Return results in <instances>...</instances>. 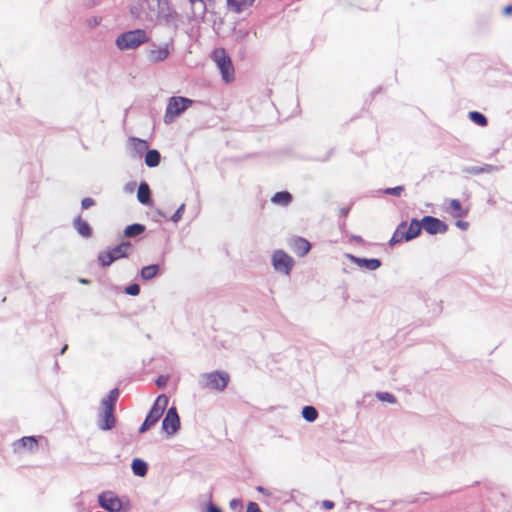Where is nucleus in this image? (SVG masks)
Instances as JSON below:
<instances>
[{
    "mask_svg": "<svg viewBox=\"0 0 512 512\" xmlns=\"http://www.w3.org/2000/svg\"><path fill=\"white\" fill-rule=\"evenodd\" d=\"M422 230V219L418 220L417 218H412L409 225H407L406 221H401L397 225L392 237L389 239L388 245L393 247L402 242L412 241L420 236Z\"/></svg>",
    "mask_w": 512,
    "mask_h": 512,
    "instance_id": "nucleus-1",
    "label": "nucleus"
},
{
    "mask_svg": "<svg viewBox=\"0 0 512 512\" xmlns=\"http://www.w3.org/2000/svg\"><path fill=\"white\" fill-rule=\"evenodd\" d=\"M149 40L145 29L135 28L120 33L115 39V46L120 51L134 50Z\"/></svg>",
    "mask_w": 512,
    "mask_h": 512,
    "instance_id": "nucleus-2",
    "label": "nucleus"
},
{
    "mask_svg": "<svg viewBox=\"0 0 512 512\" xmlns=\"http://www.w3.org/2000/svg\"><path fill=\"white\" fill-rule=\"evenodd\" d=\"M169 404V397L166 394H160L154 400L152 406L147 412L144 421L140 425L138 432L144 434L154 427L163 416Z\"/></svg>",
    "mask_w": 512,
    "mask_h": 512,
    "instance_id": "nucleus-3",
    "label": "nucleus"
},
{
    "mask_svg": "<svg viewBox=\"0 0 512 512\" xmlns=\"http://www.w3.org/2000/svg\"><path fill=\"white\" fill-rule=\"evenodd\" d=\"M99 506L108 512H127L131 505L128 499L120 498L112 491H103L98 495Z\"/></svg>",
    "mask_w": 512,
    "mask_h": 512,
    "instance_id": "nucleus-4",
    "label": "nucleus"
},
{
    "mask_svg": "<svg viewBox=\"0 0 512 512\" xmlns=\"http://www.w3.org/2000/svg\"><path fill=\"white\" fill-rule=\"evenodd\" d=\"M193 100L184 96H171L168 99L164 114V123L171 124L177 117L185 112L191 105Z\"/></svg>",
    "mask_w": 512,
    "mask_h": 512,
    "instance_id": "nucleus-5",
    "label": "nucleus"
},
{
    "mask_svg": "<svg viewBox=\"0 0 512 512\" xmlns=\"http://www.w3.org/2000/svg\"><path fill=\"white\" fill-rule=\"evenodd\" d=\"M212 59L214 60L217 68L220 71L222 80L225 83H230L235 78V71L232 64L231 57L223 48L215 49L212 52Z\"/></svg>",
    "mask_w": 512,
    "mask_h": 512,
    "instance_id": "nucleus-6",
    "label": "nucleus"
},
{
    "mask_svg": "<svg viewBox=\"0 0 512 512\" xmlns=\"http://www.w3.org/2000/svg\"><path fill=\"white\" fill-rule=\"evenodd\" d=\"M271 265L277 273L290 276L295 266V260L285 250L276 249L271 255Z\"/></svg>",
    "mask_w": 512,
    "mask_h": 512,
    "instance_id": "nucleus-7",
    "label": "nucleus"
},
{
    "mask_svg": "<svg viewBox=\"0 0 512 512\" xmlns=\"http://www.w3.org/2000/svg\"><path fill=\"white\" fill-rule=\"evenodd\" d=\"M158 7L157 17L159 21L165 26L177 30L181 18L180 14L170 6L168 0H159Z\"/></svg>",
    "mask_w": 512,
    "mask_h": 512,
    "instance_id": "nucleus-8",
    "label": "nucleus"
},
{
    "mask_svg": "<svg viewBox=\"0 0 512 512\" xmlns=\"http://www.w3.org/2000/svg\"><path fill=\"white\" fill-rule=\"evenodd\" d=\"M161 424V430L168 437L173 436L181 429V420L175 405L167 408Z\"/></svg>",
    "mask_w": 512,
    "mask_h": 512,
    "instance_id": "nucleus-9",
    "label": "nucleus"
},
{
    "mask_svg": "<svg viewBox=\"0 0 512 512\" xmlns=\"http://www.w3.org/2000/svg\"><path fill=\"white\" fill-rule=\"evenodd\" d=\"M205 380L203 386L216 391H223L229 384L230 375L223 370H216L210 373H205L202 376Z\"/></svg>",
    "mask_w": 512,
    "mask_h": 512,
    "instance_id": "nucleus-10",
    "label": "nucleus"
},
{
    "mask_svg": "<svg viewBox=\"0 0 512 512\" xmlns=\"http://www.w3.org/2000/svg\"><path fill=\"white\" fill-rule=\"evenodd\" d=\"M130 252H123L120 246L115 245L108 247L105 251H101L97 255V261L100 267L108 268L115 261L129 257Z\"/></svg>",
    "mask_w": 512,
    "mask_h": 512,
    "instance_id": "nucleus-11",
    "label": "nucleus"
},
{
    "mask_svg": "<svg viewBox=\"0 0 512 512\" xmlns=\"http://www.w3.org/2000/svg\"><path fill=\"white\" fill-rule=\"evenodd\" d=\"M422 224L423 230L429 235L444 234L449 229L446 222L431 215L423 216Z\"/></svg>",
    "mask_w": 512,
    "mask_h": 512,
    "instance_id": "nucleus-12",
    "label": "nucleus"
},
{
    "mask_svg": "<svg viewBox=\"0 0 512 512\" xmlns=\"http://www.w3.org/2000/svg\"><path fill=\"white\" fill-rule=\"evenodd\" d=\"M288 248L298 257H305L312 249V244L306 238L293 235L287 239Z\"/></svg>",
    "mask_w": 512,
    "mask_h": 512,
    "instance_id": "nucleus-13",
    "label": "nucleus"
},
{
    "mask_svg": "<svg viewBox=\"0 0 512 512\" xmlns=\"http://www.w3.org/2000/svg\"><path fill=\"white\" fill-rule=\"evenodd\" d=\"M345 257L362 270L375 271L382 266V260L379 258H364L350 253L345 254Z\"/></svg>",
    "mask_w": 512,
    "mask_h": 512,
    "instance_id": "nucleus-14",
    "label": "nucleus"
},
{
    "mask_svg": "<svg viewBox=\"0 0 512 512\" xmlns=\"http://www.w3.org/2000/svg\"><path fill=\"white\" fill-rule=\"evenodd\" d=\"M38 439L36 436H23L12 444L14 453L20 454L24 451L33 452L38 449Z\"/></svg>",
    "mask_w": 512,
    "mask_h": 512,
    "instance_id": "nucleus-15",
    "label": "nucleus"
},
{
    "mask_svg": "<svg viewBox=\"0 0 512 512\" xmlns=\"http://www.w3.org/2000/svg\"><path fill=\"white\" fill-rule=\"evenodd\" d=\"M116 425L115 411L102 410L98 414L97 426L101 431H111Z\"/></svg>",
    "mask_w": 512,
    "mask_h": 512,
    "instance_id": "nucleus-16",
    "label": "nucleus"
},
{
    "mask_svg": "<svg viewBox=\"0 0 512 512\" xmlns=\"http://www.w3.org/2000/svg\"><path fill=\"white\" fill-rule=\"evenodd\" d=\"M170 46H173V39L172 38L170 39V41L168 43H165L164 45H162L158 49H151L148 52V55H147L148 59L152 63H159V62L164 61L170 55V50H169Z\"/></svg>",
    "mask_w": 512,
    "mask_h": 512,
    "instance_id": "nucleus-17",
    "label": "nucleus"
},
{
    "mask_svg": "<svg viewBox=\"0 0 512 512\" xmlns=\"http://www.w3.org/2000/svg\"><path fill=\"white\" fill-rule=\"evenodd\" d=\"M72 225L78 235L82 238L89 239L92 237L93 228L86 220L82 218L81 215H78L73 219Z\"/></svg>",
    "mask_w": 512,
    "mask_h": 512,
    "instance_id": "nucleus-18",
    "label": "nucleus"
},
{
    "mask_svg": "<svg viewBox=\"0 0 512 512\" xmlns=\"http://www.w3.org/2000/svg\"><path fill=\"white\" fill-rule=\"evenodd\" d=\"M128 142L132 147V158H141L149 149V143L144 139L132 136L129 137Z\"/></svg>",
    "mask_w": 512,
    "mask_h": 512,
    "instance_id": "nucleus-19",
    "label": "nucleus"
},
{
    "mask_svg": "<svg viewBox=\"0 0 512 512\" xmlns=\"http://www.w3.org/2000/svg\"><path fill=\"white\" fill-rule=\"evenodd\" d=\"M120 396L118 387L111 389L108 394L100 401V409L102 410H116V404Z\"/></svg>",
    "mask_w": 512,
    "mask_h": 512,
    "instance_id": "nucleus-20",
    "label": "nucleus"
},
{
    "mask_svg": "<svg viewBox=\"0 0 512 512\" xmlns=\"http://www.w3.org/2000/svg\"><path fill=\"white\" fill-rule=\"evenodd\" d=\"M137 200L145 206H151L153 204L151 189L145 180H142L138 185Z\"/></svg>",
    "mask_w": 512,
    "mask_h": 512,
    "instance_id": "nucleus-21",
    "label": "nucleus"
},
{
    "mask_svg": "<svg viewBox=\"0 0 512 512\" xmlns=\"http://www.w3.org/2000/svg\"><path fill=\"white\" fill-rule=\"evenodd\" d=\"M163 273L160 264L154 263L143 266L139 271V276L143 281H151Z\"/></svg>",
    "mask_w": 512,
    "mask_h": 512,
    "instance_id": "nucleus-22",
    "label": "nucleus"
},
{
    "mask_svg": "<svg viewBox=\"0 0 512 512\" xmlns=\"http://www.w3.org/2000/svg\"><path fill=\"white\" fill-rule=\"evenodd\" d=\"M447 212L453 218H464L468 215L469 210L464 208L459 199H451Z\"/></svg>",
    "mask_w": 512,
    "mask_h": 512,
    "instance_id": "nucleus-23",
    "label": "nucleus"
},
{
    "mask_svg": "<svg viewBox=\"0 0 512 512\" xmlns=\"http://www.w3.org/2000/svg\"><path fill=\"white\" fill-rule=\"evenodd\" d=\"M255 0H226L228 10L240 14L254 4Z\"/></svg>",
    "mask_w": 512,
    "mask_h": 512,
    "instance_id": "nucleus-24",
    "label": "nucleus"
},
{
    "mask_svg": "<svg viewBox=\"0 0 512 512\" xmlns=\"http://www.w3.org/2000/svg\"><path fill=\"white\" fill-rule=\"evenodd\" d=\"M292 201H293V196L287 190L278 191V192L274 193V195L271 197V202L274 205H278L281 207L289 206L292 203Z\"/></svg>",
    "mask_w": 512,
    "mask_h": 512,
    "instance_id": "nucleus-25",
    "label": "nucleus"
},
{
    "mask_svg": "<svg viewBox=\"0 0 512 512\" xmlns=\"http://www.w3.org/2000/svg\"><path fill=\"white\" fill-rule=\"evenodd\" d=\"M149 465L141 458H134L131 462L132 473L137 477H144L147 475Z\"/></svg>",
    "mask_w": 512,
    "mask_h": 512,
    "instance_id": "nucleus-26",
    "label": "nucleus"
},
{
    "mask_svg": "<svg viewBox=\"0 0 512 512\" xmlns=\"http://www.w3.org/2000/svg\"><path fill=\"white\" fill-rule=\"evenodd\" d=\"M161 154L157 149H148L145 153L144 162L149 168H155L160 164Z\"/></svg>",
    "mask_w": 512,
    "mask_h": 512,
    "instance_id": "nucleus-27",
    "label": "nucleus"
},
{
    "mask_svg": "<svg viewBox=\"0 0 512 512\" xmlns=\"http://www.w3.org/2000/svg\"><path fill=\"white\" fill-rule=\"evenodd\" d=\"M146 231V226L141 223H132L127 225L123 231V236L127 238H134L140 236Z\"/></svg>",
    "mask_w": 512,
    "mask_h": 512,
    "instance_id": "nucleus-28",
    "label": "nucleus"
},
{
    "mask_svg": "<svg viewBox=\"0 0 512 512\" xmlns=\"http://www.w3.org/2000/svg\"><path fill=\"white\" fill-rule=\"evenodd\" d=\"M468 119L480 127L488 125L487 117L482 112L476 110L468 112Z\"/></svg>",
    "mask_w": 512,
    "mask_h": 512,
    "instance_id": "nucleus-29",
    "label": "nucleus"
},
{
    "mask_svg": "<svg viewBox=\"0 0 512 512\" xmlns=\"http://www.w3.org/2000/svg\"><path fill=\"white\" fill-rule=\"evenodd\" d=\"M318 415L319 414L317 409L312 405H306L302 408L301 416L305 421L309 423L316 421Z\"/></svg>",
    "mask_w": 512,
    "mask_h": 512,
    "instance_id": "nucleus-30",
    "label": "nucleus"
},
{
    "mask_svg": "<svg viewBox=\"0 0 512 512\" xmlns=\"http://www.w3.org/2000/svg\"><path fill=\"white\" fill-rule=\"evenodd\" d=\"M375 397L381 401V402H387L389 404H396L397 403V398L394 394L390 393V392H382V391H378L375 393Z\"/></svg>",
    "mask_w": 512,
    "mask_h": 512,
    "instance_id": "nucleus-31",
    "label": "nucleus"
},
{
    "mask_svg": "<svg viewBox=\"0 0 512 512\" xmlns=\"http://www.w3.org/2000/svg\"><path fill=\"white\" fill-rule=\"evenodd\" d=\"M404 191H405V187L403 185L389 187V188H385L384 190H382L383 194L392 195L395 197H400Z\"/></svg>",
    "mask_w": 512,
    "mask_h": 512,
    "instance_id": "nucleus-32",
    "label": "nucleus"
},
{
    "mask_svg": "<svg viewBox=\"0 0 512 512\" xmlns=\"http://www.w3.org/2000/svg\"><path fill=\"white\" fill-rule=\"evenodd\" d=\"M141 288L138 283H130L124 288V293L129 296H138L140 294Z\"/></svg>",
    "mask_w": 512,
    "mask_h": 512,
    "instance_id": "nucleus-33",
    "label": "nucleus"
},
{
    "mask_svg": "<svg viewBox=\"0 0 512 512\" xmlns=\"http://www.w3.org/2000/svg\"><path fill=\"white\" fill-rule=\"evenodd\" d=\"M184 211H185V204L182 203L177 209L176 211L173 213V215L170 217V220L174 223H177L179 222L182 217H183V214H184Z\"/></svg>",
    "mask_w": 512,
    "mask_h": 512,
    "instance_id": "nucleus-34",
    "label": "nucleus"
},
{
    "mask_svg": "<svg viewBox=\"0 0 512 512\" xmlns=\"http://www.w3.org/2000/svg\"><path fill=\"white\" fill-rule=\"evenodd\" d=\"M379 506L378 507H372V509L376 510V511H381V512H384V511H387L389 509H391L394 505H395V502H390V501H379L377 503Z\"/></svg>",
    "mask_w": 512,
    "mask_h": 512,
    "instance_id": "nucleus-35",
    "label": "nucleus"
},
{
    "mask_svg": "<svg viewBox=\"0 0 512 512\" xmlns=\"http://www.w3.org/2000/svg\"><path fill=\"white\" fill-rule=\"evenodd\" d=\"M169 381L168 375H159L157 379L155 380V384L158 388L164 389L167 386V383Z\"/></svg>",
    "mask_w": 512,
    "mask_h": 512,
    "instance_id": "nucleus-36",
    "label": "nucleus"
},
{
    "mask_svg": "<svg viewBox=\"0 0 512 512\" xmlns=\"http://www.w3.org/2000/svg\"><path fill=\"white\" fill-rule=\"evenodd\" d=\"M96 204L95 200L92 197H85L81 200V209L87 210L90 207Z\"/></svg>",
    "mask_w": 512,
    "mask_h": 512,
    "instance_id": "nucleus-37",
    "label": "nucleus"
},
{
    "mask_svg": "<svg viewBox=\"0 0 512 512\" xmlns=\"http://www.w3.org/2000/svg\"><path fill=\"white\" fill-rule=\"evenodd\" d=\"M463 172L472 174V175H479L482 174V170L480 169V166H466L462 169Z\"/></svg>",
    "mask_w": 512,
    "mask_h": 512,
    "instance_id": "nucleus-38",
    "label": "nucleus"
},
{
    "mask_svg": "<svg viewBox=\"0 0 512 512\" xmlns=\"http://www.w3.org/2000/svg\"><path fill=\"white\" fill-rule=\"evenodd\" d=\"M246 512H262V510L260 509L258 503L249 501L246 506Z\"/></svg>",
    "mask_w": 512,
    "mask_h": 512,
    "instance_id": "nucleus-39",
    "label": "nucleus"
},
{
    "mask_svg": "<svg viewBox=\"0 0 512 512\" xmlns=\"http://www.w3.org/2000/svg\"><path fill=\"white\" fill-rule=\"evenodd\" d=\"M230 509L236 511L242 507V501L239 498H233L229 503Z\"/></svg>",
    "mask_w": 512,
    "mask_h": 512,
    "instance_id": "nucleus-40",
    "label": "nucleus"
},
{
    "mask_svg": "<svg viewBox=\"0 0 512 512\" xmlns=\"http://www.w3.org/2000/svg\"><path fill=\"white\" fill-rule=\"evenodd\" d=\"M101 20H102L101 17L94 16L87 20V24H88V26L94 28V27L100 25Z\"/></svg>",
    "mask_w": 512,
    "mask_h": 512,
    "instance_id": "nucleus-41",
    "label": "nucleus"
},
{
    "mask_svg": "<svg viewBox=\"0 0 512 512\" xmlns=\"http://www.w3.org/2000/svg\"><path fill=\"white\" fill-rule=\"evenodd\" d=\"M455 226L463 231L467 230L469 227V223L461 220L462 218H456Z\"/></svg>",
    "mask_w": 512,
    "mask_h": 512,
    "instance_id": "nucleus-42",
    "label": "nucleus"
},
{
    "mask_svg": "<svg viewBox=\"0 0 512 512\" xmlns=\"http://www.w3.org/2000/svg\"><path fill=\"white\" fill-rule=\"evenodd\" d=\"M117 245L120 246L123 252H129V250L133 248V245L131 244L130 241H121Z\"/></svg>",
    "mask_w": 512,
    "mask_h": 512,
    "instance_id": "nucleus-43",
    "label": "nucleus"
},
{
    "mask_svg": "<svg viewBox=\"0 0 512 512\" xmlns=\"http://www.w3.org/2000/svg\"><path fill=\"white\" fill-rule=\"evenodd\" d=\"M206 512H222V509L210 501L206 505Z\"/></svg>",
    "mask_w": 512,
    "mask_h": 512,
    "instance_id": "nucleus-44",
    "label": "nucleus"
},
{
    "mask_svg": "<svg viewBox=\"0 0 512 512\" xmlns=\"http://www.w3.org/2000/svg\"><path fill=\"white\" fill-rule=\"evenodd\" d=\"M350 210H351L350 206L342 207L339 210V217L342 219H345L349 215Z\"/></svg>",
    "mask_w": 512,
    "mask_h": 512,
    "instance_id": "nucleus-45",
    "label": "nucleus"
},
{
    "mask_svg": "<svg viewBox=\"0 0 512 512\" xmlns=\"http://www.w3.org/2000/svg\"><path fill=\"white\" fill-rule=\"evenodd\" d=\"M322 507L325 510H331L335 507V503L332 500H323L322 501Z\"/></svg>",
    "mask_w": 512,
    "mask_h": 512,
    "instance_id": "nucleus-46",
    "label": "nucleus"
},
{
    "mask_svg": "<svg viewBox=\"0 0 512 512\" xmlns=\"http://www.w3.org/2000/svg\"><path fill=\"white\" fill-rule=\"evenodd\" d=\"M135 187H136V183L135 182H128V183L125 184L124 190H125V192L131 193V192L134 191Z\"/></svg>",
    "mask_w": 512,
    "mask_h": 512,
    "instance_id": "nucleus-47",
    "label": "nucleus"
},
{
    "mask_svg": "<svg viewBox=\"0 0 512 512\" xmlns=\"http://www.w3.org/2000/svg\"><path fill=\"white\" fill-rule=\"evenodd\" d=\"M350 240L354 241L356 243H359V244H364L365 243V240L360 235L352 234L350 236Z\"/></svg>",
    "mask_w": 512,
    "mask_h": 512,
    "instance_id": "nucleus-48",
    "label": "nucleus"
},
{
    "mask_svg": "<svg viewBox=\"0 0 512 512\" xmlns=\"http://www.w3.org/2000/svg\"><path fill=\"white\" fill-rule=\"evenodd\" d=\"M189 3L194 6L196 3H200L202 6L203 13L206 11V4L203 0H188Z\"/></svg>",
    "mask_w": 512,
    "mask_h": 512,
    "instance_id": "nucleus-49",
    "label": "nucleus"
},
{
    "mask_svg": "<svg viewBox=\"0 0 512 512\" xmlns=\"http://www.w3.org/2000/svg\"><path fill=\"white\" fill-rule=\"evenodd\" d=\"M502 13L504 16H509L512 14V4H508L506 5L503 10H502Z\"/></svg>",
    "mask_w": 512,
    "mask_h": 512,
    "instance_id": "nucleus-50",
    "label": "nucleus"
},
{
    "mask_svg": "<svg viewBox=\"0 0 512 512\" xmlns=\"http://www.w3.org/2000/svg\"><path fill=\"white\" fill-rule=\"evenodd\" d=\"M480 169L482 170V173H488L493 169V166L485 164L484 166H481Z\"/></svg>",
    "mask_w": 512,
    "mask_h": 512,
    "instance_id": "nucleus-51",
    "label": "nucleus"
},
{
    "mask_svg": "<svg viewBox=\"0 0 512 512\" xmlns=\"http://www.w3.org/2000/svg\"><path fill=\"white\" fill-rule=\"evenodd\" d=\"M256 490L265 495H270L269 491L263 486H257Z\"/></svg>",
    "mask_w": 512,
    "mask_h": 512,
    "instance_id": "nucleus-52",
    "label": "nucleus"
},
{
    "mask_svg": "<svg viewBox=\"0 0 512 512\" xmlns=\"http://www.w3.org/2000/svg\"><path fill=\"white\" fill-rule=\"evenodd\" d=\"M346 227V222H345V219H343L342 221H339V229L343 232L344 229Z\"/></svg>",
    "mask_w": 512,
    "mask_h": 512,
    "instance_id": "nucleus-53",
    "label": "nucleus"
},
{
    "mask_svg": "<svg viewBox=\"0 0 512 512\" xmlns=\"http://www.w3.org/2000/svg\"><path fill=\"white\" fill-rule=\"evenodd\" d=\"M333 153H334V149H333V148H331V149L328 151L327 156L323 159V161H327V160L331 157V155H332Z\"/></svg>",
    "mask_w": 512,
    "mask_h": 512,
    "instance_id": "nucleus-54",
    "label": "nucleus"
},
{
    "mask_svg": "<svg viewBox=\"0 0 512 512\" xmlns=\"http://www.w3.org/2000/svg\"><path fill=\"white\" fill-rule=\"evenodd\" d=\"M89 6H95L98 5L99 0H87Z\"/></svg>",
    "mask_w": 512,
    "mask_h": 512,
    "instance_id": "nucleus-55",
    "label": "nucleus"
},
{
    "mask_svg": "<svg viewBox=\"0 0 512 512\" xmlns=\"http://www.w3.org/2000/svg\"><path fill=\"white\" fill-rule=\"evenodd\" d=\"M67 349H68V345H67V344H65V345L61 348V350H60L59 354H61V355H62V354H64V353L66 352V350H67Z\"/></svg>",
    "mask_w": 512,
    "mask_h": 512,
    "instance_id": "nucleus-56",
    "label": "nucleus"
},
{
    "mask_svg": "<svg viewBox=\"0 0 512 512\" xmlns=\"http://www.w3.org/2000/svg\"><path fill=\"white\" fill-rule=\"evenodd\" d=\"M157 214H158L159 216L163 217V218H166L165 213H164L162 210H160V209H158V210H157Z\"/></svg>",
    "mask_w": 512,
    "mask_h": 512,
    "instance_id": "nucleus-57",
    "label": "nucleus"
},
{
    "mask_svg": "<svg viewBox=\"0 0 512 512\" xmlns=\"http://www.w3.org/2000/svg\"><path fill=\"white\" fill-rule=\"evenodd\" d=\"M79 282L82 283V284H88L89 283V280L88 279H85V278H80L79 279Z\"/></svg>",
    "mask_w": 512,
    "mask_h": 512,
    "instance_id": "nucleus-58",
    "label": "nucleus"
},
{
    "mask_svg": "<svg viewBox=\"0 0 512 512\" xmlns=\"http://www.w3.org/2000/svg\"><path fill=\"white\" fill-rule=\"evenodd\" d=\"M421 502L420 498L416 497L410 501V503H418Z\"/></svg>",
    "mask_w": 512,
    "mask_h": 512,
    "instance_id": "nucleus-59",
    "label": "nucleus"
},
{
    "mask_svg": "<svg viewBox=\"0 0 512 512\" xmlns=\"http://www.w3.org/2000/svg\"><path fill=\"white\" fill-rule=\"evenodd\" d=\"M54 369H55V370H56V369H59L58 361H55V363H54Z\"/></svg>",
    "mask_w": 512,
    "mask_h": 512,
    "instance_id": "nucleus-60",
    "label": "nucleus"
},
{
    "mask_svg": "<svg viewBox=\"0 0 512 512\" xmlns=\"http://www.w3.org/2000/svg\"><path fill=\"white\" fill-rule=\"evenodd\" d=\"M380 90H381V87H378V88L374 91V93H378Z\"/></svg>",
    "mask_w": 512,
    "mask_h": 512,
    "instance_id": "nucleus-61",
    "label": "nucleus"
},
{
    "mask_svg": "<svg viewBox=\"0 0 512 512\" xmlns=\"http://www.w3.org/2000/svg\"><path fill=\"white\" fill-rule=\"evenodd\" d=\"M420 454H421V461H423L424 454L422 452H420Z\"/></svg>",
    "mask_w": 512,
    "mask_h": 512,
    "instance_id": "nucleus-62",
    "label": "nucleus"
}]
</instances>
